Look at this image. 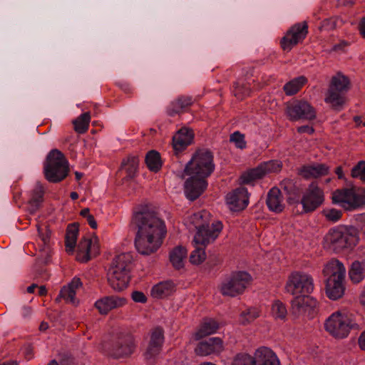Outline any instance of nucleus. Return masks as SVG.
<instances>
[{
	"label": "nucleus",
	"instance_id": "obj_1",
	"mask_svg": "<svg viewBox=\"0 0 365 365\" xmlns=\"http://www.w3.org/2000/svg\"><path fill=\"white\" fill-rule=\"evenodd\" d=\"M133 222L138 228L135 247L138 251H157L167 235L166 225L155 207L145 205L137 212Z\"/></svg>",
	"mask_w": 365,
	"mask_h": 365
},
{
	"label": "nucleus",
	"instance_id": "obj_2",
	"mask_svg": "<svg viewBox=\"0 0 365 365\" xmlns=\"http://www.w3.org/2000/svg\"><path fill=\"white\" fill-rule=\"evenodd\" d=\"M190 220L197 229L193 239L195 251H204L216 240L223 227L220 221H215L210 225V213L205 210L194 213Z\"/></svg>",
	"mask_w": 365,
	"mask_h": 365
},
{
	"label": "nucleus",
	"instance_id": "obj_3",
	"mask_svg": "<svg viewBox=\"0 0 365 365\" xmlns=\"http://www.w3.org/2000/svg\"><path fill=\"white\" fill-rule=\"evenodd\" d=\"M323 274L328 277L325 287L327 297L333 300L341 298L345 291L344 264L337 259H332L324 268Z\"/></svg>",
	"mask_w": 365,
	"mask_h": 365
},
{
	"label": "nucleus",
	"instance_id": "obj_4",
	"mask_svg": "<svg viewBox=\"0 0 365 365\" xmlns=\"http://www.w3.org/2000/svg\"><path fill=\"white\" fill-rule=\"evenodd\" d=\"M350 78L339 71L331 78L326 93L324 101L334 110H340L346 102V93L351 89Z\"/></svg>",
	"mask_w": 365,
	"mask_h": 365
},
{
	"label": "nucleus",
	"instance_id": "obj_5",
	"mask_svg": "<svg viewBox=\"0 0 365 365\" xmlns=\"http://www.w3.org/2000/svg\"><path fill=\"white\" fill-rule=\"evenodd\" d=\"M324 329L334 338L341 339L347 337L351 330L359 331L361 327L346 313L339 310L326 319Z\"/></svg>",
	"mask_w": 365,
	"mask_h": 365
},
{
	"label": "nucleus",
	"instance_id": "obj_6",
	"mask_svg": "<svg viewBox=\"0 0 365 365\" xmlns=\"http://www.w3.org/2000/svg\"><path fill=\"white\" fill-rule=\"evenodd\" d=\"M215 170L213 155L208 150H197L191 160L187 163L184 173L187 175H192L206 179Z\"/></svg>",
	"mask_w": 365,
	"mask_h": 365
},
{
	"label": "nucleus",
	"instance_id": "obj_7",
	"mask_svg": "<svg viewBox=\"0 0 365 365\" xmlns=\"http://www.w3.org/2000/svg\"><path fill=\"white\" fill-rule=\"evenodd\" d=\"M68 163L64 155L58 150H52L46 157L44 175L51 182H59L68 174Z\"/></svg>",
	"mask_w": 365,
	"mask_h": 365
},
{
	"label": "nucleus",
	"instance_id": "obj_8",
	"mask_svg": "<svg viewBox=\"0 0 365 365\" xmlns=\"http://www.w3.org/2000/svg\"><path fill=\"white\" fill-rule=\"evenodd\" d=\"M331 200L338 204L345 210H355L365 205V189L351 187L337 189L333 192Z\"/></svg>",
	"mask_w": 365,
	"mask_h": 365
},
{
	"label": "nucleus",
	"instance_id": "obj_9",
	"mask_svg": "<svg viewBox=\"0 0 365 365\" xmlns=\"http://www.w3.org/2000/svg\"><path fill=\"white\" fill-rule=\"evenodd\" d=\"M359 240V231L353 226L332 229L327 236L330 248L333 250L352 249Z\"/></svg>",
	"mask_w": 365,
	"mask_h": 365
},
{
	"label": "nucleus",
	"instance_id": "obj_10",
	"mask_svg": "<svg viewBox=\"0 0 365 365\" xmlns=\"http://www.w3.org/2000/svg\"><path fill=\"white\" fill-rule=\"evenodd\" d=\"M282 167V163L276 160L261 163L256 168L242 173L239 178L240 184L253 185L255 181L264 178L267 175L279 172Z\"/></svg>",
	"mask_w": 365,
	"mask_h": 365
},
{
	"label": "nucleus",
	"instance_id": "obj_11",
	"mask_svg": "<svg viewBox=\"0 0 365 365\" xmlns=\"http://www.w3.org/2000/svg\"><path fill=\"white\" fill-rule=\"evenodd\" d=\"M285 288L292 295L308 294L314 290V281L310 275L295 271L289 274Z\"/></svg>",
	"mask_w": 365,
	"mask_h": 365
},
{
	"label": "nucleus",
	"instance_id": "obj_12",
	"mask_svg": "<svg viewBox=\"0 0 365 365\" xmlns=\"http://www.w3.org/2000/svg\"><path fill=\"white\" fill-rule=\"evenodd\" d=\"M251 279V276L246 272H235L221 284L220 292L224 296L235 297L245 291Z\"/></svg>",
	"mask_w": 365,
	"mask_h": 365
},
{
	"label": "nucleus",
	"instance_id": "obj_13",
	"mask_svg": "<svg viewBox=\"0 0 365 365\" xmlns=\"http://www.w3.org/2000/svg\"><path fill=\"white\" fill-rule=\"evenodd\" d=\"M308 23L306 21L292 25L280 40L283 51H290L293 47L302 43L308 34Z\"/></svg>",
	"mask_w": 365,
	"mask_h": 365
},
{
	"label": "nucleus",
	"instance_id": "obj_14",
	"mask_svg": "<svg viewBox=\"0 0 365 365\" xmlns=\"http://www.w3.org/2000/svg\"><path fill=\"white\" fill-rule=\"evenodd\" d=\"M285 114L291 121H297L301 119L312 120L316 118L315 109L304 101H294L287 103Z\"/></svg>",
	"mask_w": 365,
	"mask_h": 365
},
{
	"label": "nucleus",
	"instance_id": "obj_15",
	"mask_svg": "<svg viewBox=\"0 0 365 365\" xmlns=\"http://www.w3.org/2000/svg\"><path fill=\"white\" fill-rule=\"evenodd\" d=\"M324 201V191L315 182H312L304 193L301 204L304 212H312L319 207Z\"/></svg>",
	"mask_w": 365,
	"mask_h": 365
},
{
	"label": "nucleus",
	"instance_id": "obj_16",
	"mask_svg": "<svg viewBox=\"0 0 365 365\" xmlns=\"http://www.w3.org/2000/svg\"><path fill=\"white\" fill-rule=\"evenodd\" d=\"M135 349V339L130 334H120L113 339L108 349L109 354L115 358L130 356Z\"/></svg>",
	"mask_w": 365,
	"mask_h": 365
},
{
	"label": "nucleus",
	"instance_id": "obj_17",
	"mask_svg": "<svg viewBox=\"0 0 365 365\" xmlns=\"http://www.w3.org/2000/svg\"><path fill=\"white\" fill-rule=\"evenodd\" d=\"M292 313L296 317H312L315 312L317 302L309 294L296 296L292 301Z\"/></svg>",
	"mask_w": 365,
	"mask_h": 365
},
{
	"label": "nucleus",
	"instance_id": "obj_18",
	"mask_svg": "<svg viewBox=\"0 0 365 365\" xmlns=\"http://www.w3.org/2000/svg\"><path fill=\"white\" fill-rule=\"evenodd\" d=\"M227 204L232 211L244 210L249 203V194L247 188L240 187L229 192L226 197Z\"/></svg>",
	"mask_w": 365,
	"mask_h": 365
},
{
	"label": "nucleus",
	"instance_id": "obj_19",
	"mask_svg": "<svg viewBox=\"0 0 365 365\" xmlns=\"http://www.w3.org/2000/svg\"><path fill=\"white\" fill-rule=\"evenodd\" d=\"M185 182V193L186 197L193 201L198 198L205 191L207 182L205 178L190 175Z\"/></svg>",
	"mask_w": 365,
	"mask_h": 365
},
{
	"label": "nucleus",
	"instance_id": "obj_20",
	"mask_svg": "<svg viewBox=\"0 0 365 365\" xmlns=\"http://www.w3.org/2000/svg\"><path fill=\"white\" fill-rule=\"evenodd\" d=\"M127 303L125 297L118 296H108L102 297L95 303L96 308L101 314H107L109 312L114 309H118L123 307Z\"/></svg>",
	"mask_w": 365,
	"mask_h": 365
},
{
	"label": "nucleus",
	"instance_id": "obj_21",
	"mask_svg": "<svg viewBox=\"0 0 365 365\" xmlns=\"http://www.w3.org/2000/svg\"><path fill=\"white\" fill-rule=\"evenodd\" d=\"M223 349L222 340L219 337H213L200 342L195 348V352L198 356H204L220 353Z\"/></svg>",
	"mask_w": 365,
	"mask_h": 365
},
{
	"label": "nucleus",
	"instance_id": "obj_22",
	"mask_svg": "<svg viewBox=\"0 0 365 365\" xmlns=\"http://www.w3.org/2000/svg\"><path fill=\"white\" fill-rule=\"evenodd\" d=\"M194 139V133L192 130L181 128L173 137V148L176 155L185 150Z\"/></svg>",
	"mask_w": 365,
	"mask_h": 365
},
{
	"label": "nucleus",
	"instance_id": "obj_23",
	"mask_svg": "<svg viewBox=\"0 0 365 365\" xmlns=\"http://www.w3.org/2000/svg\"><path fill=\"white\" fill-rule=\"evenodd\" d=\"M108 277V282L112 288L116 291H121L127 287L130 282V272L111 269Z\"/></svg>",
	"mask_w": 365,
	"mask_h": 365
},
{
	"label": "nucleus",
	"instance_id": "obj_24",
	"mask_svg": "<svg viewBox=\"0 0 365 365\" xmlns=\"http://www.w3.org/2000/svg\"><path fill=\"white\" fill-rule=\"evenodd\" d=\"M82 286L81 279L75 277L68 284L63 287L59 294L58 297L56 299V302H59L61 298H63L66 302L76 304L78 303L76 299V290Z\"/></svg>",
	"mask_w": 365,
	"mask_h": 365
},
{
	"label": "nucleus",
	"instance_id": "obj_25",
	"mask_svg": "<svg viewBox=\"0 0 365 365\" xmlns=\"http://www.w3.org/2000/svg\"><path fill=\"white\" fill-rule=\"evenodd\" d=\"M255 365H280L276 354L269 348L262 346L255 353Z\"/></svg>",
	"mask_w": 365,
	"mask_h": 365
},
{
	"label": "nucleus",
	"instance_id": "obj_26",
	"mask_svg": "<svg viewBox=\"0 0 365 365\" xmlns=\"http://www.w3.org/2000/svg\"><path fill=\"white\" fill-rule=\"evenodd\" d=\"M329 173V168L324 164H317L315 165L303 166L299 174L305 179L317 178L327 175Z\"/></svg>",
	"mask_w": 365,
	"mask_h": 365
},
{
	"label": "nucleus",
	"instance_id": "obj_27",
	"mask_svg": "<svg viewBox=\"0 0 365 365\" xmlns=\"http://www.w3.org/2000/svg\"><path fill=\"white\" fill-rule=\"evenodd\" d=\"M281 190L277 187H272L267 197V205L269 209L276 212H281L284 209Z\"/></svg>",
	"mask_w": 365,
	"mask_h": 365
},
{
	"label": "nucleus",
	"instance_id": "obj_28",
	"mask_svg": "<svg viewBox=\"0 0 365 365\" xmlns=\"http://www.w3.org/2000/svg\"><path fill=\"white\" fill-rule=\"evenodd\" d=\"M133 257L131 252H120L113 260L111 269L123 270L130 272L133 267Z\"/></svg>",
	"mask_w": 365,
	"mask_h": 365
},
{
	"label": "nucleus",
	"instance_id": "obj_29",
	"mask_svg": "<svg viewBox=\"0 0 365 365\" xmlns=\"http://www.w3.org/2000/svg\"><path fill=\"white\" fill-rule=\"evenodd\" d=\"M219 329V324L212 319H206L201 324L200 329L195 334V339L200 340L205 336L214 334Z\"/></svg>",
	"mask_w": 365,
	"mask_h": 365
},
{
	"label": "nucleus",
	"instance_id": "obj_30",
	"mask_svg": "<svg viewBox=\"0 0 365 365\" xmlns=\"http://www.w3.org/2000/svg\"><path fill=\"white\" fill-rule=\"evenodd\" d=\"M307 82V77L300 76L285 83L283 86V91L287 96H293L297 93Z\"/></svg>",
	"mask_w": 365,
	"mask_h": 365
},
{
	"label": "nucleus",
	"instance_id": "obj_31",
	"mask_svg": "<svg viewBox=\"0 0 365 365\" xmlns=\"http://www.w3.org/2000/svg\"><path fill=\"white\" fill-rule=\"evenodd\" d=\"M174 291V284L170 281L160 282L151 291L153 297L161 299L170 295Z\"/></svg>",
	"mask_w": 365,
	"mask_h": 365
},
{
	"label": "nucleus",
	"instance_id": "obj_32",
	"mask_svg": "<svg viewBox=\"0 0 365 365\" xmlns=\"http://www.w3.org/2000/svg\"><path fill=\"white\" fill-rule=\"evenodd\" d=\"M138 158L135 156H129L123 159L121 163V168L126 173V175L124 177L125 179L130 180L135 177L138 167Z\"/></svg>",
	"mask_w": 365,
	"mask_h": 365
},
{
	"label": "nucleus",
	"instance_id": "obj_33",
	"mask_svg": "<svg viewBox=\"0 0 365 365\" xmlns=\"http://www.w3.org/2000/svg\"><path fill=\"white\" fill-rule=\"evenodd\" d=\"M350 279L354 283L360 282L365 277V260L354 261L349 272Z\"/></svg>",
	"mask_w": 365,
	"mask_h": 365
},
{
	"label": "nucleus",
	"instance_id": "obj_34",
	"mask_svg": "<svg viewBox=\"0 0 365 365\" xmlns=\"http://www.w3.org/2000/svg\"><path fill=\"white\" fill-rule=\"evenodd\" d=\"M78 231V224L76 222L69 224L66 228L65 245L71 250L76 247Z\"/></svg>",
	"mask_w": 365,
	"mask_h": 365
},
{
	"label": "nucleus",
	"instance_id": "obj_35",
	"mask_svg": "<svg viewBox=\"0 0 365 365\" xmlns=\"http://www.w3.org/2000/svg\"><path fill=\"white\" fill-rule=\"evenodd\" d=\"M91 115L89 112L82 113L80 116L73 120L74 130L80 134L85 133L89 127Z\"/></svg>",
	"mask_w": 365,
	"mask_h": 365
},
{
	"label": "nucleus",
	"instance_id": "obj_36",
	"mask_svg": "<svg viewBox=\"0 0 365 365\" xmlns=\"http://www.w3.org/2000/svg\"><path fill=\"white\" fill-rule=\"evenodd\" d=\"M251 88L248 83L237 81L233 84L232 93L239 100H243L250 95Z\"/></svg>",
	"mask_w": 365,
	"mask_h": 365
},
{
	"label": "nucleus",
	"instance_id": "obj_37",
	"mask_svg": "<svg viewBox=\"0 0 365 365\" xmlns=\"http://www.w3.org/2000/svg\"><path fill=\"white\" fill-rule=\"evenodd\" d=\"M145 163L150 170L158 172L162 166L159 153L155 150L149 151L145 156Z\"/></svg>",
	"mask_w": 365,
	"mask_h": 365
},
{
	"label": "nucleus",
	"instance_id": "obj_38",
	"mask_svg": "<svg viewBox=\"0 0 365 365\" xmlns=\"http://www.w3.org/2000/svg\"><path fill=\"white\" fill-rule=\"evenodd\" d=\"M81 251H97L101 249L100 240L97 236H93L90 238L83 237L79 242Z\"/></svg>",
	"mask_w": 365,
	"mask_h": 365
},
{
	"label": "nucleus",
	"instance_id": "obj_39",
	"mask_svg": "<svg viewBox=\"0 0 365 365\" xmlns=\"http://www.w3.org/2000/svg\"><path fill=\"white\" fill-rule=\"evenodd\" d=\"M162 349L163 346L148 342L143 354L145 359L150 364L153 365L155 363L157 358L159 356Z\"/></svg>",
	"mask_w": 365,
	"mask_h": 365
},
{
	"label": "nucleus",
	"instance_id": "obj_40",
	"mask_svg": "<svg viewBox=\"0 0 365 365\" xmlns=\"http://www.w3.org/2000/svg\"><path fill=\"white\" fill-rule=\"evenodd\" d=\"M192 104V98L190 96H180L173 103V109L170 111V115H173L180 112L182 109Z\"/></svg>",
	"mask_w": 365,
	"mask_h": 365
},
{
	"label": "nucleus",
	"instance_id": "obj_41",
	"mask_svg": "<svg viewBox=\"0 0 365 365\" xmlns=\"http://www.w3.org/2000/svg\"><path fill=\"white\" fill-rule=\"evenodd\" d=\"M164 341V330L162 327H156L150 331L149 343L163 346Z\"/></svg>",
	"mask_w": 365,
	"mask_h": 365
},
{
	"label": "nucleus",
	"instance_id": "obj_42",
	"mask_svg": "<svg viewBox=\"0 0 365 365\" xmlns=\"http://www.w3.org/2000/svg\"><path fill=\"white\" fill-rule=\"evenodd\" d=\"M281 188L288 195L297 196L299 194V190L295 185L294 181L290 179H284L280 183Z\"/></svg>",
	"mask_w": 365,
	"mask_h": 365
},
{
	"label": "nucleus",
	"instance_id": "obj_43",
	"mask_svg": "<svg viewBox=\"0 0 365 365\" xmlns=\"http://www.w3.org/2000/svg\"><path fill=\"white\" fill-rule=\"evenodd\" d=\"M323 216L329 222H336L339 221L343 215L342 211L335 208H327L322 211Z\"/></svg>",
	"mask_w": 365,
	"mask_h": 365
},
{
	"label": "nucleus",
	"instance_id": "obj_44",
	"mask_svg": "<svg viewBox=\"0 0 365 365\" xmlns=\"http://www.w3.org/2000/svg\"><path fill=\"white\" fill-rule=\"evenodd\" d=\"M351 175L354 178H359L365 182V160H360L352 168Z\"/></svg>",
	"mask_w": 365,
	"mask_h": 365
},
{
	"label": "nucleus",
	"instance_id": "obj_45",
	"mask_svg": "<svg viewBox=\"0 0 365 365\" xmlns=\"http://www.w3.org/2000/svg\"><path fill=\"white\" fill-rule=\"evenodd\" d=\"M272 314L276 318L285 319L287 311L285 305L279 300H276L272 307Z\"/></svg>",
	"mask_w": 365,
	"mask_h": 365
},
{
	"label": "nucleus",
	"instance_id": "obj_46",
	"mask_svg": "<svg viewBox=\"0 0 365 365\" xmlns=\"http://www.w3.org/2000/svg\"><path fill=\"white\" fill-rule=\"evenodd\" d=\"M256 360L247 354H237L233 361L232 365H255Z\"/></svg>",
	"mask_w": 365,
	"mask_h": 365
},
{
	"label": "nucleus",
	"instance_id": "obj_47",
	"mask_svg": "<svg viewBox=\"0 0 365 365\" xmlns=\"http://www.w3.org/2000/svg\"><path fill=\"white\" fill-rule=\"evenodd\" d=\"M185 254L186 252H171L170 260L176 269H180L183 267V259L186 257Z\"/></svg>",
	"mask_w": 365,
	"mask_h": 365
},
{
	"label": "nucleus",
	"instance_id": "obj_48",
	"mask_svg": "<svg viewBox=\"0 0 365 365\" xmlns=\"http://www.w3.org/2000/svg\"><path fill=\"white\" fill-rule=\"evenodd\" d=\"M38 235L44 245H48L51 239V231L47 225H37Z\"/></svg>",
	"mask_w": 365,
	"mask_h": 365
},
{
	"label": "nucleus",
	"instance_id": "obj_49",
	"mask_svg": "<svg viewBox=\"0 0 365 365\" xmlns=\"http://www.w3.org/2000/svg\"><path fill=\"white\" fill-rule=\"evenodd\" d=\"M231 142L235 143L237 148L243 149L246 147V142L245 140V135L239 131L233 133L230 138Z\"/></svg>",
	"mask_w": 365,
	"mask_h": 365
},
{
	"label": "nucleus",
	"instance_id": "obj_50",
	"mask_svg": "<svg viewBox=\"0 0 365 365\" xmlns=\"http://www.w3.org/2000/svg\"><path fill=\"white\" fill-rule=\"evenodd\" d=\"M74 256L76 260L80 263H86L97 255L95 254L91 255V252H71Z\"/></svg>",
	"mask_w": 365,
	"mask_h": 365
},
{
	"label": "nucleus",
	"instance_id": "obj_51",
	"mask_svg": "<svg viewBox=\"0 0 365 365\" xmlns=\"http://www.w3.org/2000/svg\"><path fill=\"white\" fill-rule=\"evenodd\" d=\"M241 316L245 319L246 322L253 321L259 316V311L255 308L247 309L245 312L241 314Z\"/></svg>",
	"mask_w": 365,
	"mask_h": 365
},
{
	"label": "nucleus",
	"instance_id": "obj_52",
	"mask_svg": "<svg viewBox=\"0 0 365 365\" xmlns=\"http://www.w3.org/2000/svg\"><path fill=\"white\" fill-rule=\"evenodd\" d=\"M206 259V252H192L190 256V262L192 264H200Z\"/></svg>",
	"mask_w": 365,
	"mask_h": 365
},
{
	"label": "nucleus",
	"instance_id": "obj_53",
	"mask_svg": "<svg viewBox=\"0 0 365 365\" xmlns=\"http://www.w3.org/2000/svg\"><path fill=\"white\" fill-rule=\"evenodd\" d=\"M43 190L41 186L35 187L31 192V200L37 201L39 202H43Z\"/></svg>",
	"mask_w": 365,
	"mask_h": 365
},
{
	"label": "nucleus",
	"instance_id": "obj_54",
	"mask_svg": "<svg viewBox=\"0 0 365 365\" xmlns=\"http://www.w3.org/2000/svg\"><path fill=\"white\" fill-rule=\"evenodd\" d=\"M132 299L136 303L145 304L147 302L148 298L145 294L140 291H133L131 293Z\"/></svg>",
	"mask_w": 365,
	"mask_h": 365
},
{
	"label": "nucleus",
	"instance_id": "obj_55",
	"mask_svg": "<svg viewBox=\"0 0 365 365\" xmlns=\"http://www.w3.org/2000/svg\"><path fill=\"white\" fill-rule=\"evenodd\" d=\"M41 202L29 200L28 202L27 210L30 214L36 213L40 208Z\"/></svg>",
	"mask_w": 365,
	"mask_h": 365
},
{
	"label": "nucleus",
	"instance_id": "obj_56",
	"mask_svg": "<svg viewBox=\"0 0 365 365\" xmlns=\"http://www.w3.org/2000/svg\"><path fill=\"white\" fill-rule=\"evenodd\" d=\"M336 21L334 19H327L322 21V26L327 29H334L336 28Z\"/></svg>",
	"mask_w": 365,
	"mask_h": 365
},
{
	"label": "nucleus",
	"instance_id": "obj_57",
	"mask_svg": "<svg viewBox=\"0 0 365 365\" xmlns=\"http://www.w3.org/2000/svg\"><path fill=\"white\" fill-rule=\"evenodd\" d=\"M71 362V359L68 356H65L60 360V362L58 363L56 360L53 359L48 365H69Z\"/></svg>",
	"mask_w": 365,
	"mask_h": 365
},
{
	"label": "nucleus",
	"instance_id": "obj_58",
	"mask_svg": "<svg viewBox=\"0 0 365 365\" xmlns=\"http://www.w3.org/2000/svg\"><path fill=\"white\" fill-rule=\"evenodd\" d=\"M297 131L299 133H307L309 134H312L314 132V130L312 127L309 125H302L297 128Z\"/></svg>",
	"mask_w": 365,
	"mask_h": 365
},
{
	"label": "nucleus",
	"instance_id": "obj_59",
	"mask_svg": "<svg viewBox=\"0 0 365 365\" xmlns=\"http://www.w3.org/2000/svg\"><path fill=\"white\" fill-rule=\"evenodd\" d=\"M358 344L361 349L365 351V331L359 337Z\"/></svg>",
	"mask_w": 365,
	"mask_h": 365
},
{
	"label": "nucleus",
	"instance_id": "obj_60",
	"mask_svg": "<svg viewBox=\"0 0 365 365\" xmlns=\"http://www.w3.org/2000/svg\"><path fill=\"white\" fill-rule=\"evenodd\" d=\"M87 221L91 228H93V229L97 228L98 225H97V222H96L93 215H91V216H88Z\"/></svg>",
	"mask_w": 365,
	"mask_h": 365
},
{
	"label": "nucleus",
	"instance_id": "obj_61",
	"mask_svg": "<svg viewBox=\"0 0 365 365\" xmlns=\"http://www.w3.org/2000/svg\"><path fill=\"white\" fill-rule=\"evenodd\" d=\"M359 29L360 34L362 35L364 38H365V16L361 19L359 25Z\"/></svg>",
	"mask_w": 365,
	"mask_h": 365
},
{
	"label": "nucleus",
	"instance_id": "obj_62",
	"mask_svg": "<svg viewBox=\"0 0 365 365\" xmlns=\"http://www.w3.org/2000/svg\"><path fill=\"white\" fill-rule=\"evenodd\" d=\"M335 173L337 175V176L339 179H342L344 177L343 170L341 166H338L336 168Z\"/></svg>",
	"mask_w": 365,
	"mask_h": 365
},
{
	"label": "nucleus",
	"instance_id": "obj_63",
	"mask_svg": "<svg viewBox=\"0 0 365 365\" xmlns=\"http://www.w3.org/2000/svg\"><path fill=\"white\" fill-rule=\"evenodd\" d=\"M80 215L83 217H86V219L88 218V216H91V215L90 214V210L88 208H84L83 209L81 212H80Z\"/></svg>",
	"mask_w": 365,
	"mask_h": 365
},
{
	"label": "nucleus",
	"instance_id": "obj_64",
	"mask_svg": "<svg viewBox=\"0 0 365 365\" xmlns=\"http://www.w3.org/2000/svg\"><path fill=\"white\" fill-rule=\"evenodd\" d=\"M360 304L365 308V287L360 296Z\"/></svg>",
	"mask_w": 365,
	"mask_h": 365
}]
</instances>
